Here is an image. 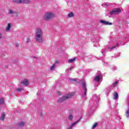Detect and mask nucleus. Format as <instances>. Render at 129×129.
I'll return each mask as SVG.
<instances>
[{
    "mask_svg": "<svg viewBox=\"0 0 129 129\" xmlns=\"http://www.w3.org/2000/svg\"><path fill=\"white\" fill-rule=\"evenodd\" d=\"M72 67H71L70 68V70H71V69H72Z\"/></svg>",
    "mask_w": 129,
    "mask_h": 129,
    "instance_id": "nucleus-29",
    "label": "nucleus"
},
{
    "mask_svg": "<svg viewBox=\"0 0 129 129\" xmlns=\"http://www.w3.org/2000/svg\"><path fill=\"white\" fill-rule=\"evenodd\" d=\"M81 120V117L77 121L74 122L73 124H72L70 126V128L69 129H71L72 128V127H73V126H74L76 124L78 123V122H79V121H80V120Z\"/></svg>",
    "mask_w": 129,
    "mask_h": 129,
    "instance_id": "nucleus-11",
    "label": "nucleus"
},
{
    "mask_svg": "<svg viewBox=\"0 0 129 129\" xmlns=\"http://www.w3.org/2000/svg\"><path fill=\"white\" fill-rule=\"evenodd\" d=\"M117 82H115V83H113V84L111 86V87H112L113 88L114 87H116L117 86Z\"/></svg>",
    "mask_w": 129,
    "mask_h": 129,
    "instance_id": "nucleus-18",
    "label": "nucleus"
},
{
    "mask_svg": "<svg viewBox=\"0 0 129 129\" xmlns=\"http://www.w3.org/2000/svg\"><path fill=\"white\" fill-rule=\"evenodd\" d=\"M4 99L1 98L0 99V105H1V104H4Z\"/></svg>",
    "mask_w": 129,
    "mask_h": 129,
    "instance_id": "nucleus-21",
    "label": "nucleus"
},
{
    "mask_svg": "<svg viewBox=\"0 0 129 129\" xmlns=\"http://www.w3.org/2000/svg\"><path fill=\"white\" fill-rule=\"evenodd\" d=\"M98 74L94 79V80L97 82H98L99 80H101V79H102V75H101V73H100V72H98Z\"/></svg>",
    "mask_w": 129,
    "mask_h": 129,
    "instance_id": "nucleus-5",
    "label": "nucleus"
},
{
    "mask_svg": "<svg viewBox=\"0 0 129 129\" xmlns=\"http://www.w3.org/2000/svg\"><path fill=\"white\" fill-rule=\"evenodd\" d=\"M30 41H31V40L30 39V38H27V40H26V42L27 43H29V42H30Z\"/></svg>",
    "mask_w": 129,
    "mask_h": 129,
    "instance_id": "nucleus-26",
    "label": "nucleus"
},
{
    "mask_svg": "<svg viewBox=\"0 0 129 129\" xmlns=\"http://www.w3.org/2000/svg\"><path fill=\"white\" fill-rule=\"evenodd\" d=\"M55 15L54 13L52 12H48L45 13L43 16V20L45 21H49L51 19H53V18H55Z\"/></svg>",
    "mask_w": 129,
    "mask_h": 129,
    "instance_id": "nucleus-2",
    "label": "nucleus"
},
{
    "mask_svg": "<svg viewBox=\"0 0 129 129\" xmlns=\"http://www.w3.org/2000/svg\"><path fill=\"white\" fill-rule=\"evenodd\" d=\"M117 46H118V44H117L115 46H113L112 48H111V49H115Z\"/></svg>",
    "mask_w": 129,
    "mask_h": 129,
    "instance_id": "nucleus-24",
    "label": "nucleus"
},
{
    "mask_svg": "<svg viewBox=\"0 0 129 129\" xmlns=\"http://www.w3.org/2000/svg\"><path fill=\"white\" fill-rule=\"evenodd\" d=\"M3 38H4V35H3V34L0 32V39H3Z\"/></svg>",
    "mask_w": 129,
    "mask_h": 129,
    "instance_id": "nucleus-25",
    "label": "nucleus"
},
{
    "mask_svg": "<svg viewBox=\"0 0 129 129\" xmlns=\"http://www.w3.org/2000/svg\"><path fill=\"white\" fill-rule=\"evenodd\" d=\"M125 116H126V117H129V110H127L126 112H125Z\"/></svg>",
    "mask_w": 129,
    "mask_h": 129,
    "instance_id": "nucleus-20",
    "label": "nucleus"
},
{
    "mask_svg": "<svg viewBox=\"0 0 129 129\" xmlns=\"http://www.w3.org/2000/svg\"><path fill=\"white\" fill-rule=\"evenodd\" d=\"M58 94H59V95H61V93L58 92Z\"/></svg>",
    "mask_w": 129,
    "mask_h": 129,
    "instance_id": "nucleus-30",
    "label": "nucleus"
},
{
    "mask_svg": "<svg viewBox=\"0 0 129 129\" xmlns=\"http://www.w3.org/2000/svg\"><path fill=\"white\" fill-rule=\"evenodd\" d=\"M73 95H74V93H69L68 95L58 99V102H63V101H65V100H67V99H69V98H71V97L73 96Z\"/></svg>",
    "mask_w": 129,
    "mask_h": 129,
    "instance_id": "nucleus-3",
    "label": "nucleus"
},
{
    "mask_svg": "<svg viewBox=\"0 0 129 129\" xmlns=\"http://www.w3.org/2000/svg\"><path fill=\"white\" fill-rule=\"evenodd\" d=\"M114 99H117V98L118 97V94L117 93L115 92L114 93Z\"/></svg>",
    "mask_w": 129,
    "mask_h": 129,
    "instance_id": "nucleus-16",
    "label": "nucleus"
},
{
    "mask_svg": "<svg viewBox=\"0 0 129 129\" xmlns=\"http://www.w3.org/2000/svg\"><path fill=\"white\" fill-rule=\"evenodd\" d=\"M25 124V123L24 122H20L19 123V126H24Z\"/></svg>",
    "mask_w": 129,
    "mask_h": 129,
    "instance_id": "nucleus-19",
    "label": "nucleus"
},
{
    "mask_svg": "<svg viewBox=\"0 0 129 129\" xmlns=\"http://www.w3.org/2000/svg\"><path fill=\"white\" fill-rule=\"evenodd\" d=\"M83 88L85 90L84 95H86V93L87 92V89L86 88V83H85V82L83 83Z\"/></svg>",
    "mask_w": 129,
    "mask_h": 129,
    "instance_id": "nucleus-10",
    "label": "nucleus"
},
{
    "mask_svg": "<svg viewBox=\"0 0 129 129\" xmlns=\"http://www.w3.org/2000/svg\"><path fill=\"white\" fill-rule=\"evenodd\" d=\"M121 12V10L120 8H117L113 10L110 13V15H117V14H119Z\"/></svg>",
    "mask_w": 129,
    "mask_h": 129,
    "instance_id": "nucleus-4",
    "label": "nucleus"
},
{
    "mask_svg": "<svg viewBox=\"0 0 129 129\" xmlns=\"http://www.w3.org/2000/svg\"><path fill=\"white\" fill-rule=\"evenodd\" d=\"M35 39L39 44H43L44 43V38H43V30L41 28H38L35 29Z\"/></svg>",
    "mask_w": 129,
    "mask_h": 129,
    "instance_id": "nucleus-1",
    "label": "nucleus"
},
{
    "mask_svg": "<svg viewBox=\"0 0 129 129\" xmlns=\"http://www.w3.org/2000/svg\"><path fill=\"white\" fill-rule=\"evenodd\" d=\"M56 67V63H54L53 64H52V66L50 67V69L51 71L54 70L55 68Z\"/></svg>",
    "mask_w": 129,
    "mask_h": 129,
    "instance_id": "nucleus-17",
    "label": "nucleus"
},
{
    "mask_svg": "<svg viewBox=\"0 0 129 129\" xmlns=\"http://www.w3.org/2000/svg\"><path fill=\"white\" fill-rule=\"evenodd\" d=\"M15 13L16 12H15V11L12 9L9 10V11H8V14H9V15H14V14H15Z\"/></svg>",
    "mask_w": 129,
    "mask_h": 129,
    "instance_id": "nucleus-13",
    "label": "nucleus"
},
{
    "mask_svg": "<svg viewBox=\"0 0 129 129\" xmlns=\"http://www.w3.org/2000/svg\"><path fill=\"white\" fill-rule=\"evenodd\" d=\"M21 84L24 85L25 86H28L29 85V81L27 79L23 80L21 82Z\"/></svg>",
    "mask_w": 129,
    "mask_h": 129,
    "instance_id": "nucleus-9",
    "label": "nucleus"
},
{
    "mask_svg": "<svg viewBox=\"0 0 129 129\" xmlns=\"http://www.w3.org/2000/svg\"><path fill=\"white\" fill-rule=\"evenodd\" d=\"M74 17V14L73 13L71 12L68 15V18H73Z\"/></svg>",
    "mask_w": 129,
    "mask_h": 129,
    "instance_id": "nucleus-14",
    "label": "nucleus"
},
{
    "mask_svg": "<svg viewBox=\"0 0 129 129\" xmlns=\"http://www.w3.org/2000/svg\"><path fill=\"white\" fill-rule=\"evenodd\" d=\"M69 120H72V119H73V116H72V115H70L69 116Z\"/></svg>",
    "mask_w": 129,
    "mask_h": 129,
    "instance_id": "nucleus-22",
    "label": "nucleus"
},
{
    "mask_svg": "<svg viewBox=\"0 0 129 129\" xmlns=\"http://www.w3.org/2000/svg\"><path fill=\"white\" fill-rule=\"evenodd\" d=\"M21 90H22V89H17L18 91H21Z\"/></svg>",
    "mask_w": 129,
    "mask_h": 129,
    "instance_id": "nucleus-27",
    "label": "nucleus"
},
{
    "mask_svg": "<svg viewBox=\"0 0 129 129\" xmlns=\"http://www.w3.org/2000/svg\"><path fill=\"white\" fill-rule=\"evenodd\" d=\"M5 116H6V114L4 113H2L1 117L0 118L1 120H4V119H5Z\"/></svg>",
    "mask_w": 129,
    "mask_h": 129,
    "instance_id": "nucleus-15",
    "label": "nucleus"
},
{
    "mask_svg": "<svg viewBox=\"0 0 129 129\" xmlns=\"http://www.w3.org/2000/svg\"><path fill=\"white\" fill-rule=\"evenodd\" d=\"M76 57H74L73 58L69 60L68 62L69 63H73V62H75V61H76Z\"/></svg>",
    "mask_w": 129,
    "mask_h": 129,
    "instance_id": "nucleus-12",
    "label": "nucleus"
},
{
    "mask_svg": "<svg viewBox=\"0 0 129 129\" xmlns=\"http://www.w3.org/2000/svg\"><path fill=\"white\" fill-rule=\"evenodd\" d=\"M13 2L17 4H29L30 0H13Z\"/></svg>",
    "mask_w": 129,
    "mask_h": 129,
    "instance_id": "nucleus-6",
    "label": "nucleus"
},
{
    "mask_svg": "<svg viewBox=\"0 0 129 129\" xmlns=\"http://www.w3.org/2000/svg\"><path fill=\"white\" fill-rule=\"evenodd\" d=\"M97 126V123H95L93 125L92 129H94V128H95V127H96Z\"/></svg>",
    "mask_w": 129,
    "mask_h": 129,
    "instance_id": "nucleus-23",
    "label": "nucleus"
},
{
    "mask_svg": "<svg viewBox=\"0 0 129 129\" xmlns=\"http://www.w3.org/2000/svg\"><path fill=\"white\" fill-rule=\"evenodd\" d=\"M13 24L12 23H8L6 26L5 30L6 32H10L11 31V28H12Z\"/></svg>",
    "mask_w": 129,
    "mask_h": 129,
    "instance_id": "nucleus-7",
    "label": "nucleus"
},
{
    "mask_svg": "<svg viewBox=\"0 0 129 129\" xmlns=\"http://www.w3.org/2000/svg\"><path fill=\"white\" fill-rule=\"evenodd\" d=\"M100 23L101 24H103V25H112V23H110L108 21H104V20H100Z\"/></svg>",
    "mask_w": 129,
    "mask_h": 129,
    "instance_id": "nucleus-8",
    "label": "nucleus"
},
{
    "mask_svg": "<svg viewBox=\"0 0 129 129\" xmlns=\"http://www.w3.org/2000/svg\"><path fill=\"white\" fill-rule=\"evenodd\" d=\"M16 47H19V44L17 43V44H16Z\"/></svg>",
    "mask_w": 129,
    "mask_h": 129,
    "instance_id": "nucleus-28",
    "label": "nucleus"
}]
</instances>
